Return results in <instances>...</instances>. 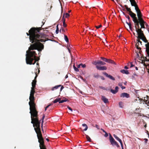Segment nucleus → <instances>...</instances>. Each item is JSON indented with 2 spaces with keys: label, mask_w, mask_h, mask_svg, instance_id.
Wrapping results in <instances>:
<instances>
[{
  "label": "nucleus",
  "mask_w": 149,
  "mask_h": 149,
  "mask_svg": "<svg viewBox=\"0 0 149 149\" xmlns=\"http://www.w3.org/2000/svg\"><path fill=\"white\" fill-rule=\"evenodd\" d=\"M42 26V25L40 27L32 28L29 30V33H26L28 36H29L30 41L32 43L26 51V60L27 64L34 65L40 60V58L36 56V52L31 50L36 49L40 52L44 49V46L40 42L46 41L43 39L45 38L46 35L40 33Z\"/></svg>",
  "instance_id": "f257e3e1"
},
{
  "label": "nucleus",
  "mask_w": 149,
  "mask_h": 149,
  "mask_svg": "<svg viewBox=\"0 0 149 149\" xmlns=\"http://www.w3.org/2000/svg\"><path fill=\"white\" fill-rule=\"evenodd\" d=\"M125 7L127 10L129 12V14L133 19V21L134 24V27L135 30L137 33H140L141 31L143 33L142 30V29H145V25H146V23L144 20H142L138 21L137 18L136 17V15L135 13H133L131 10L130 8H129L126 5L124 6Z\"/></svg>",
  "instance_id": "f03ea898"
},
{
  "label": "nucleus",
  "mask_w": 149,
  "mask_h": 149,
  "mask_svg": "<svg viewBox=\"0 0 149 149\" xmlns=\"http://www.w3.org/2000/svg\"><path fill=\"white\" fill-rule=\"evenodd\" d=\"M33 124L34 130L37 134V136L38 139V142L40 143V149H46L44 145V139L42 137V135L40 128V122H31Z\"/></svg>",
  "instance_id": "7ed1b4c3"
},
{
  "label": "nucleus",
  "mask_w": 149,
  "mask_h": 149,
  "mask_svg": "<svg viewBox=\"0 0 149 149\" xmlns=\"http://www.w3.org/2000/svg\"><path fill=\"white\" fill-rule=\"evenodd\" d=\"M30 101L29 104L30 106V113L31 114V121H38L36 117L37 115V111L35 103V98L34 96L30 95L29 98Z\"/></svg>",
  "instance_id": "20e7f679"
},
{
  "label": "nucleus",
  "mask_w": 149,
  "mask_h": 149,
  "mask_svg": "<svg viewBox=\"0 0 149 149\" xmlns=\"http://www.w3.org/2000/svg\"><path fill=\"white\" fill-rule=\"evenodd\" d=\"M140 32H141L140 33H137L138 35L137 36V38L139 39H141L145 43H147L148 42L143 33L141 31Z\"/></svg>",
  "instance_id": "39448f33"
},
{
  "label": "nucleus",
  "mask_w": 149,
  "mask_h": 149,
  "mask_svg": "<svg viewBox=\"0 0 149 149\" xmlns=\"http://www.w3.org/2000/svg\"><path fill=\"white\" fill-rule=\"evenodd\" d=\"M109 140L111 144L113 146L114 145L116 146L118 148L120 147L119 145L118 144L117 142L116 141L112 136L110 135L109 136Z\"/></svg>",
  "instance_id": "423d86ee"
},
{
  "label": "nucleus",
  "mask_w": 149,
  "mask_h": 149,
  "mask_svg": "<svg viewBox=\"0 0 149 149\" xmlns=\"http://www.w3.org/2000/svg\"><path fill=\"white\" fill-rule=\"evenodd\" d=\"M137 16H138V19H137V20L138 21H139L142 20H143V19L142 18L143 17V15L141 13V11L140 10L136 12Z\"/></svg>",
  "instance_id": "0eeeda50"
},
{
  "label": "nucleus",
  "mask_w": 149,
  "mask_h": 149,
  "mask_svg": "<svg viewBox=\"0 0 149 149\" xmlns=\"http://www.w3.org/2000/svg\"><path fill=\"white\" fill-rule=\"evenodd\" d=\"M146 52L148 56H149V42H148L145 45Z\"/></svg>",
  "instance_id": "6e6552de"
},
{
  "label": "nucleus",
  "mask_w": 149,
  "mask_h": 149,
  "mask_svg": "<svg viewBox=\"0 0 149 149\" xmlns=\"http://www.w3.org/2000/svg\"><path fill=\"white\" fill-rule=\"evenodd\" d=\"M103 74L105 75L106 77L109 78L110 79L113 80H115V79L112 76L109 75L106 72H104L103 73Z\"/></svg>",
  "instance_id": "1a4fd4ad"
},
{
  "label": "nucleus",
  "mask_w": 149,
  "mask_h": 149,
  "mask_svg": "<svg viewBox=\"0 0 149 149\" xmlns=\"http://www.w3.org/2000/svg\"><path fill=\"white\" fill-rule=\"evenodd\" d=\"M96 67L98 70H106L107 69V68L105 66H99L96 65Z\"/></svg>",
  "instance_id": "9d476101"
},
{
  "label": "nucleus",
  "mask_w": 149,
  "mask_h": 149,
  "mask_svg": "<svg viewBox=\"0 0 149 149\" xmlns=\"http://www.w3.org/2000/svg\"><path fill=\"white\" fill-rule=\"evenodd\" d=\"M120 97H125L127 98H128L130 97V95L129 94H128L127 93H123L120 94Z\"/></svg>",
  "instance_id": "9b49d317"
},
{
  "label": "nucleus",
  "mask_w": 149,
  "mask_h": 149,
  "mask_svg": "<svg viewBox=\"0 0 149 149\" xmlns=\"http://www.w3.org/2000/svg\"><path fill=\"white\" fill-rule=\"evenodd\" d=\"M132 116L135 118H140L141 116L139 114L136 113H134L132 114Z\"/></svg>",
  "instance_id": "f8f14e48"
},
{
  "label": "nucleus",
  "mask_w": 149,
  "mask_h": 149,
  "mask_svg": "<svg viewBox=\"0 0 149 149\" xmlns=\"http://www.w3.org/2000/svg\"><path fill=\"white\" fill-rule=\"evenodd\" d=\"M102 100L105 103H107L108 102V100L104 96H102Z\"/></svg>",
  "instance_id": "ddd939ff"
},
{
  "label": "nucleus",
  "mask_w": 149,
  "mask_h": 149,
  "mask_svg": "<svg viewBox=\"0 0 149 149\" xmlns=\"http://www.w3.org/2000/svg\"><path fill=\"white\" fill-rule=\"evenodd\" d=\"M107 60L106 61V62L109 63L113 64L114 65H116V63L113 60H111L109 59H107Z\"/></svg>",
  "instance_id": "4468645a"
},
{
  "label": "nucleus",
  "mask_w": 149,
  "mask_h": 149,
  "mask_svg": "<svg viewBox=\"0 0 149 149\" xmlns=\"http://www.w3.org/2000/svg\"><path fill=\"white\" fill-rule=\"evenodd\" d=\"M130 3L131 5L132 6H135L136 5H137V4L135 1V0H129Z\"/></svg>",
  "instance_id": "2eb2a0df"
},
{
  "label": "nucleus",
  "mask_w": 149,
  "mask_h": 149,
  "mask_svg": "<svg viewBox=\"0 0 149 149\" xmlns=\"http://www.w3.org/2000/svg\"><path fill=\"white\" fill-rule=\"evenodd\" d=\"M61 86V85L56 86H55L52 87L51 89V90L52 91L58 89L59 87Z\"/></svg>",
  "instance_id": "dca6fc26"
},
{
  "label": "nucleus",
  "mask_w": 149,
  "mask_h": 149,
  "mask_svg": "<svg viewBox=\"0 0 149 149\" xmlns=\"http://www.w3.org/2000/svg\"><path fill=\"white\" fill-rule=\"evenodd\" d=\"M143 100L146 104H148L149 103V98H148V97H144V99Z\"/></svg>",
  "instance_id": "f3484780"
},
{
  "label": "nucleus",
  "mask_w": 149,
  "mask_h": 149,
  "mask_svg": "<svg viewBox=\"0 0 149 149\" xmlns=\"http://www.w3.org/2000/svg\"><path fill=\"white\" fill-rule=\"evenodd\" d=\"M120 72L123 73L125 74H129V72L128 70H120Z\"/></svg>",
  "instance_id": "a211bd4d"
},
{
  "label": "nucleus",
  "mask_w": 149,
  "mask_h": 149,
  "mask_svg": "<svg viewBox=\"0 0 149 149\" xmlns=\"http://www.w3.org/2000/svg\"><path fill=\"white\" fill-rule=\"evenodd\" d=\"M35 92V88H31V91L30 95L34 96Z\"/></svg>",
  "instance_id": "6ab92c4d"
},
{
  "label": "nucleus",
  "mask_w": 149,
  "mask_h": 149,
  "mask_svg": "<svg viewBox=\"0 0 149 149\" xmlns=\"http://www.w3.org/2000/svg\"><path fill=\"white\" fill-rule=\"evenodd\" d=\"M82 125L84 127H85V128L84 129L83 131H86L87 130L88 128L87 125L86 124H82Z\"/></svg>",
  "instance_id": "aec40b11"
},
{
  "label": "nucleus",
  "mask_w": 149,
  "mask_h": 149,
  "mask_svg": "<svg viewBox=\"0 0 149 149\" xmlns=\"http://www.w3.org/2000/svg\"><path fill=\"white\" fill-rule=\"evenodd\" d=\"M63 26L65 27H66L67 26V25L65 23V19L64 18V16H63Z\"/></svg>",
  "instance_id": "412c9836"
},
{
  "label": "nucleus",
  "mask_w": 149,
  "mask_h": 149,
  "mask_svg": "<svg viewBox=\"0 0 149 149\" xmlns=\"http://www.w3.org/2000/svg\"><path fill=\"white\" fill-rule=\"evenodd\" d=\"M98 64H100L101 65H104L106 64V63L100 61H98Z\"/></svg>",
  "instance_id": "4be33fe9"
},
{
  "label": "nucleus",
  "mask_w": 149,
  "mask_h": 149,
  "mask_svg": "<svg viewBox=\"0 0 149 149\" xmlns=\"http://www.w3.org/2000/svg\"><path fill=\"white\" fill-rule=\"evenodd\" d=\"M60 100L61 99L60 98H57L56 99L54 100L53 101V103H55L58 102H59V101H60Z\"/></svg>",
  "instance_id": "5701e85b"
},
{
  "label": "nucleus",
  "mask_w": 149,
  "mask_h": 149,
  "mask_svg": "<svg viewBox=\"0 0 149 149\" xmlns=\"http://www.w3.org/2000/svg\"><path fill=\"white\" fill-rule=\"evenodd\" d=\"M139 43L137 42L136 44V48L138 49H139L140 50H141V48L140 47H139Z\"/></svg>",
  "instance_id": "b1692460"
},
{
  "label": "nucleus",
  "mask_w": 149,
  "mask_h": 149,
  "mask_svg": "<svg viewBox=\"0 0 149 149\" xmlns=\"http://www.w3.org/2000/svg\"><path fill=\"white\" fill-rule=\"evenodd\" d=\"M143 60H142V63L144 61H149V59H148L146 57H143Z\"/></svg>",
  "instance_id": "393cba45"
},
{
  "label": "nucleus",
  "mask_w": 149,
  "mask_h": 149,
  "mask_svg": "<svg viewBox=\"0 0 149 149\" xmlns=\"http://www.w3.org/2000/svg\"><path fill=\"white\" fill-rule=\"evenodd\" d=\"M119 106L120 107L123 108V102H120L119 103Z\"/></svg>",
  "instance_id": "a878e982"
},
{
  "label": "nucleus",
  "mask_w": 149,
  "mask_h": 149,
  "mask_svg": "<svg viewBox=\"0 0 149 149\" xmlns=\"http://www.w3.org/2000/svg\"><path fill=\"white\" fill-rule=\"evenodd\" d=\"M36 82H32V87H31V88H35L36 87Z\"/></svg>",
  "instance_id": "bb28decb"
},
{
  "label": "nucleus",
  "mask_w": 149,
  "mask_h": 149,
  "mask_svg": "<svg viewBox=\"0 0 149 149\" xmlns=\"http://www.w3.org/2000/svg\"><path fill=\"white\" fill-rule=\"evenodd\" d=\"M86 138L87 139V140L89 142H91V139L90 138V137L88 136V135H86Z\"/></svg>",
  "instance_id": "cd10ccee"
},
{
  "label": "nucleus",
  "mask_w": 149,
  "mask_h": 149,
  "mask_svg": "<svg viewBox=\"0 0 149 149\" xmlns=\"http://www.w3.org/2000/svg\"><path fill=\"white\" fill-rule=\"evenodd\" d=\"M134 6L135 7V9L136 12L140 10L137 4Z\"/></svg>",
  "instance_id": "c85d7f7f"
},
{
  "label": "nucleus",
  "mask_w": 149,
  "mask_h": 149,
  "mask_svg": "<svg viewBox=\"0 0 149 149\" xmlns=\"http://www.w3.org/2000/svg\"><path fill=\"white\" fill-rule=\"evenodd\" d=\"M38 115H37V116L36 117V118H37V119L38 120V121H41V120H42V121H43L44 119V118L45 117V115H43V116H42V119L40 120H39V119H38Z\"/></svg>",
  "instance_id": "c756f323"
},
{
  "label": "nucleus",
  "mask_w": 149,
  "mask_h": 149,
  "mask_svg": "<svg viewBox=\"0 0 149 149\" xmlns=\"http://www.w3.org/2000/svg\"><path fill=\"white\" fill-rule=\"evenodd\" d=\"M110 91L111 93H113V94H115L117 93V91H115V90H113L112 89H111L110 90Z\"/></svg>",
  "instance_id": "7c9ffc66"
},
{
  "label": "nucleus",
  "mask_w": 149,
  "mask_h": 149,
  "mask_svg": "<svg viewBox=\"0 0 149 149\" xmlns=\"http://www.w3.org/2000/svg\"><path fill=\"white\" fill-rule=\"evenodd\" d=\"M64 39L67 42H68L69 41L68 39L67 36L64 35Z\"/></svg>",
  "instance_id": "2f4dec72"
},
{
  "label": "nucleus",
  "mask_w": 149,
  "mask_h": 149,
  "mask_svg": "<svg viewBox=\"0 0 149 149\" xmlns=\"http://www.w3.org/2000/svg\"><path fill=\"white\" fill-rule=\"evenodd\" d=\"M65 15V17L66 18H67L69 16H70V15L68 13H66L65 15H64H64L63 16H64Z\"/></svg>",
  "instance_id": "473e14b6"
},
{
  "label": "nucleus",
  "mask_w": 149,
  "mask_h": 149,
  "mask_svg": "<svg viewBox=\"0 0 149 149\" xmlns=\"http://www.w3.org/2000/svg\"><path fill=\"white\" fill-rule=\"evenodd\" d=\"M98 61H95L93 62V64L95 65H97V64H98Z\"/></svg>",
  "instance_id": "72a5a7b5"
},
{
  "label": "nucleus",
  "mask_w": 149,
  "mask_h": 149,
  "mask_svg": "<svg viewBox=\"0 0 149 149\" xmlns=\"http://www.w3.org/2000/svg\"><path fill=\"white\" fill-rule=\"evenodd\" d=\"M73 67L74 70H75V71L76 72H78L79 71V70L74 65Z\"/></svg>",
  "instance_id": "f704fd0d"
},
{
  "label": "nucleus",
  "mask_w": 149,
  "mask_h": 149,
  "mask_svg": "<svg viewBox=\"0 0 149 149\" xmlns=\"http://www.w3.org/2000/svg\"><path fill=\"white\" fill-rule=\"evenodd\" d=\"M99 88H100L101 89H103V90H107V89L106 88L104 87H103V86H99Z\"/></svg>",
  "instance_id": "c9c22d12"
},
{
  "label": "nucleus",
  "mask_w": 149,
  "mask_h": 149,
  "mask_svg": "<svg viewBox=\"0 0 149 149\" xmlns=\"http://www.w3.org/2000/svg\"><path fill=\"white\" fill-rule=\"evenodd\" d=\"M113 136L117 140H118L119 138L115 134H113Z\"/></svg>",
  "instance_id": "e433bc0d"
},
{
  "label": "nucleus",
  "mask_w": 149,
  "mask_h": 149,
  "mask_svg": "<svg viewBox=\"0 0 149 149\" xmlns=\"http://www.w3.org/2000/svg\"><path fill=\"white\" fill-rule=\"evenodd\" d=\"M80 65L83 68H84L86 67V65L85 64H83L82 63H81Z\"/></svg>",
  "instance_id": "4c0bfd02"
},
{
  "label": "nucleus",
  "mask_w": 149,
  "mask_h": 149,
  "mask_svg": "<svg viewBox=\"0 0 149 149\" xmlns=\"http://www.w3.org/2000/svg\"><path fill=\"white\" fill-rule=\"evenodd\" d=\"M125 17L127 18L129 21H130V18L129 15H125Z\"/></svg>",
  "instance_id": "58836bf2"
},
{
  "label": "nucleus",
  "mask_w": 149,
  "mask_h": 149,
  "mask_svg": "<svg viewBox=\"0 0 149 149\" xmlns=\"http://www.w3.org/2000/svg\"><path fill=\"white\" fill-rule=\"evenodd\" d=\"M101 58L102 60H103V61H104L106 62V61L107 60V58H104V57H101Z\"/></svg>",
  "instance_id": "ea45409f"
},
{
  "label": "nucleus",
  "mask_w": 149,
  "mask_h": 149,
  "mask_svg": "<svg viewBox=\"0 0 149 149\" xmlns=\"http://www.w3.org/2000/svg\"><path fill=\"white\" fill-rule=\"evenodd\" d=\"M102 27V25L101 24L99 26H95V27L97 29H99V28H100L101 27Z\"/></svg>",
  "instance_id": "a19ab883"
},
{
  "label": "nucleus",
  "mask_w": 149,
  "mask_h": 149,
  "mask_svg": "<svg viewBox=\"0 0 149 149\" xmlns=\"http://www.w3.org/2000/svg\"><path fill=\"white\" fill-rule=\"evenodd\" d=\"M118 141L120 143V145L123 144L120 138L118 140Z\"/></svg>",
  "instance_id": "79ce46f5"
},
{
  "label": "nucleus",
  "mask_w": 149,
  "mask_h": 149,
  "mask_svg": "<svg viewBox=\"0 0 149 149\" xmlns=\"http://www.w3.org/2000/svg\"><path fill=\"white\" fill-rule=\"evenodd\" d=\"M64 102H65V101H64L63 100H60V101H59V103H63Z\"/></svg>",
  "instance_id": "37998d69"
},
{
  "label": "nucleus",
  "mask_w": 149,
  "mask_h": 149,
  "mask_svg": "<svg viewBox=\"0 0 149 149\" xmlns=\"http://www.w3.org/2000/svg\"><path fill=\"white\" fill-rule=\"evenodd\" d=\"M123 83H118V85L119 86H120L121 87L122 86Z\"/></svg>",
  "instance_id": "c03bdc74"
},
{
  "label": "nucleus",
  "mask_w": 149,
  "mask_h": 149,
  "mask_svg": "<svg viewBox=\"0 0 149 149\" xmlns=\"http://www.w3.org/2000/svg\"><path fill=\"white\" fill-rule=\"evenodd\" d=\"M105 135H104V136L105 137H107L108 136V133L107 132H105Z\"/></svg>",
  "instance_id": "a18cd8bd"
},
{
  "label": "nucleus",
  "mask_w": 149,
  "mask_h": 149,
  "mask_svg": "<svg viewBox=\"0 0 149 149\" xmlns=\"http://www.w3.org/2000/svg\"><path fill=\"white\" fill-rule=\"evenodd\" d=\"M129 26L130 29L132 31V25L130 24V25Z\"/></svg>",
  "instance_id": "49530a36"
},
{
  "label": "nucleus",
  "mask_w": 149,
  "mask_h": 149,
  "mask_svg": "<svg viewBox=\"0 0 149 149\" xmlns=\"http://www.w3.org/2000/svg\"><path fill=\"white\" fill-rule=\"evenodd\" d=\"M118 86H117L115 87V91H117V92L118 91Z\"/></svg>",
  "instance_id": "de8ad7c7"
},
{
  "label": "nucleus",
  "mask_w": 149,
  "mask_h": 149,
  "mask_svg": "<svg viewBox=\"0 0 149 149\" xmlns=\"http://www.w3.org/2000/svg\"><path fill=\"white\" fill-rule=\"evenodd\" d=\"M67 107L71 111V112H72V109L70 107L68 106Z\"/></svg>",
  "instance_id": "09e8293b"
},
{
  "label": "nucleus",
  "mask_w": 149,
  "mask_h": 149,
  "mask_svg": "<svg viewBox=\"0 0 149 149\" xmlns=\"http://www.w3.org/2000/svg\"><path fill=\"white\" fill-rule=\"evenodd\" d=\"M130 64L131 65L130 68H132L134 66V65L132 64V62L130 63Z\"/></svg>",
  "instance_id": "8fccbe9b"
},
{
  "label": "nucleus",
  "mask_w": 149,
  "mask_h": 149,
  "mask_svg": "<svg viewBox=\"0 0 149 149\" xmlns=\"http://www.w3.org/2000/svg\"><path fill=\"white\" fill-rule=\"evenodd\" d=\"M59 31V29H56V34H58V33Z\"/></svg>",
  "instance_id": "3c124183"
},
{
  "label": "nucleus",
  "mask_w": 149,
  "mask_h": 149,
  "mask_svg": "<svg viewBox=\"0 0 149 149\" xmlns=\"http://www.w3.org/2000/svg\"><path fill=\"white\" fill-rule=\"evenodd\" d=\"M35 74H36V77H35L34 78V79L36 80V78L37 77V76H38V75L37 74L36 72L35 73Z\"/></svg>",
  "instance_id": "603ef678"
},
{
  "label": "nucleus",
  "mask_w": 149,
  "mask_h": 149,
  "mask_svg": "<svg viewBox=\"0 0 149 149\" xmlns=\"http://www.w3.org/2000/svg\"><path fill=\"white\" fill-rule=\"evenodd\" d=\"M100 78L101 79L103 80H104L105 79L104 77L103 76H101Z\"/></svg>",
  "instance_id": "864d4df0"
},
{
  "label": "nucleus",
  "mask_w": 149,
  "mask_h": 149,
  "mask_svg": "<svg viewBox=\"0 0 149 149\" xmlns=\"http://www.w3.org/2000/svg\"><path fill=\"white\" fill-rule=\"evenodd\" d=\"M95 127L98 129H99V126L97 125H95Z\"/></svg>",
  "instance_id": "5fc2aeb1"
},
{
  "label": "nucleus",
  "mask_w": 149,
  "mask_h": 149,
  "mask_svg": "<svg viewBox=\"0 0 149 149\" xmlns=\"http://www.w3.org/2000/svg\"><path fill=\"white\" fill-rule=\"evenodd\" d=\"M51 105H52V104H51L49 105H47L46 107L47 108H48L50 106H51Z\"/></svg>",
  "instance_id": "6e6d98bb"
},
{
  "label": "nucleus",
  "mask_w": 149,
  "mask_h": 149,
  "mask_svg": "<svg viewBox=\"0 0 149 149\" xmlns=\"http://www.w3.org/2000/svg\"><path fill=\"white\" fill-rule=\"evenodd\" d=\"M64 87L63 86H62L60 89V91H61L62 89L64 88Z\"/></svg>",
  "instance_id": "4d7b16f0"
},
{
  "label": "nucleus",
  "mask_w": 149,
  "mask_h": 149,
  "mask_svg": "<svg viewBox=\"0 0 149 149\" xmlns=\"http://www.w3.org/2000/svg\"><path fill=\"white\" fill-rule=\"evenodd\" d=\"M140 39H139L138 38V39L137 40V42H139H139H140V41H141L140 40Z\"/></svg>",
  "instance_id": "13d9d810"
},
{
  "label": "nucleus",
  "mask_w": 149,
  "mask_h": 149,
  "mask_svg": "<svg viewBox=\"0 0 149 149\" xmlns=\"http://www.w3.org/2000/svg\"><path fill=\"white\" fill-rule=\"evenodd\" d=\"M121 88L122 89H125V86H122L121 87Z\"/></svg>",
  "instance_id": "bf43d9fd"
},
{
  "label": "nucleus",
  "mask_w": 149,
  "mask_h": 149,
  "mask_svg": "<svg viewBox=\"0 0 149 149\" xmlns=\"http://www.w3.org/2000/svg\"><path fill=\"white\" fill-rule=\"evenodd\" d=\"M99 76L98 75H94V77L95 78H97Z\"/></svg>",
  "instance_id": "052dcab7"
},
{
  "label": "nucleus",
  "mask_w": 149,
  "mask_h": 149,
  "mask_svg": "<svg viewBox=\"0 0 149 149\" xmlns=\"http://www.w3.org/2000/svg\"><path fill=\"white\" fill-rule=\"evenodd\" d=\"M64 100V101H65V102H66L68 101V100L67 98H65Z\"/></svg>",
  "instance_id": "680f3d73"
},
{
  "label": "nucleus",
  "mask_w": 149,
  "mask_h": 149,
  "mask_svg": "<svg viewBox=\"0 0 149 149\" xmlns=\"http://www.w3.org/2000/svg\"><path fill=\"white\" fill-rule=\"evenodd\" d=\"M61 30L62 32H64L65 31L64 29L63 28H62Z\"/></svg>",
  "instance_id": "e2e57ef3"
},
{
  "label": "nucleus",
  "mask_w": 149,
  "mask_h": 149,
  "mask_svg": "<svg viewBox=\"0 0 149 149\" xmlns=\"http://www.w3.org/2000/svg\"><path fill=\"white\" fill-rule=\"evenodd\" d=\"M32 82H37L36 80L34 79V80Z\"/></svg>",
  "instance_id": "0e129e2a"
},
{
  "label": "nucleus",
  "mask_w": 149,
  "mask_h": 149,
  "mask_svg": "<svg viewBox=\"0 0 149 149\" xmlns=\"http://www.w3.org/2000/svg\"><path fill=\"white\" fill-rule=\"evenodd\" d=\"M124 68H125V69H128V68L127 66H125V67Z\"/></svg>",
  "instance_id": "69168bd1"
},
{
  "label": "nucleus",
  "mask_w": 149,
  "mask_h": 149,
  "mask_svg": "<svg viewBox=\"0 0 149 149\" xmlns=\"http://www.w3.org/2000/svg\"><path fill=\"white\" fill-rule=\"evenodd\" d=\"M121 146L122 149H123V144H122L121 145Z\"/></svg>",
  "instance_id": "338daca9"
},
{
  "label": "nucleus",
  "mask_w": 149,
  "mask_h": 149,
  "mask_svg": "<svg viewBox=\"0 0 149 149\" xmlns=\"http://www.w3.org/2000/svg\"><path fill=\"white\" fill-rule=\"evenodd\" d=\"M80 77L84 81V79H83V77L81 76H80Z\"/></svg>",
  "instance_id": "774afa93"
}]
</instances>
